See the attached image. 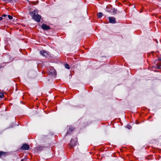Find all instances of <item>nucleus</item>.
I'll return each mask as SVG.
<instances>
[{
	"instance_id": "nucleus-1",
	"label": "nucleus",
	"mask_w": 161,
	"mask_h": 161,
	"mask_svg": "<svg viewBox=\"0 0 161 161\" xmlns=\"http://www.w3.org/2000/svg\"><path fill=\"white\" fill-rule=\"evenodd\" d=\"M32 14H33V19L37 22H40V19H41V16L38 14L37 12L35 10L34 11Z\"/></svg>"
},
{
	"instance_id": "nucleus-2",
	"label": "nucleus",
	"mask_w": 161,
	"mask_h": 161,
	"mask_svg": "<svg viewBox=\"0 0 161 161\" xmlns=\"http://www.w3.org/2000/svg\"><path fill=\"white\" fill-rule=\"evenodd\" d=\"M76 140L71 139L70 141V146L71 148H72L74 146L76 145Z\"/></svg>"
},
{
	"instance_id": "nucleus-3",
	"label": "nucleus",
	"mask_w": 161,
	"mask_h": 161,
	"mask_svg": "<svg viewBox=\"0 0 161 161\" xmlns=\"http://www.w3.org/2000/svg\"><path fill=\"white\" fill-rule=\"evenodd\" d=\"M40 53L42 56L45 57H47L49 55L48 53L44 51H41Z\"/></svg>"
},
{
	"instance_id": "nucleus-4",
	"label": "nucleus",
	"mask_w": 161,
	"mask_h": 161,
	"mask_svg": "<svg viewBox=\"0 0 161 161\" xmlns=\"http://www.w3.org/2000/svg\"><path fill=\"white\" fill-rule=\"evenodd\" d=\"M48 74L50 75L55 76L56 75V71H48Z\"/></svg>"
},
{
	"instance_id": "nucleus-5",
	"label": "nucleus",
	"mask_w": 161,
	"mask_h": 161,
	"mask_svg": "<svg viewBox=\"0 0 161 161\" xmlns=\"http://www.w3.org/2000/svg\"><path fill=\"white\" fill-rule=\"evenodd\" d=\"M29 148V146L26 144H24L21 147V149L26 150L28 149Z\"/></svg>"
},
{
	"instance_id": "nucleus-6",
	"label": "nucleus",
	"mask_w": 161,
	"mask_h": 161,
	"mask_svg": "<svg viewBox=\"0 0 161 161\" xmlns=\"http://www.w3.org/2000/svg\"><path fill=\"white\" fill-rule=\"evenodd\" d=\"M109 20L110 23H116L115 20L114 18L110 17H109Z\"/></svg>"
},
{
	"instance_id": "nucleus-7",
	"label": "nucleus",
	"mask_w": 161,
	"mask_h": 161,
	"mask_svg": "<svg viewBox=\"0 0 161 161\" xmlns=\"http://www.w3.org/2000/svg\"><path fill=\"white\" fill-rule=\"evenodd\" d=\"M42 28L44 30H48L50 29V27L45 24H43L42 25Z\"/></svg>"
},
{
	"instance_id": "nucleus-8",
	"label": "nucleus",
	"mask_w": 161,
	"mask_h": 161,
	"mask_svg": "<svg viewBox=\"0 0 161 161\" xmlns=\"http://www.w3.org/2000/svg\"><path fill=\"white\" fill-rule=\"evenodd\" d=\"M108 12L109 13H112L113 14H114L116 13V10L114 9H112V10L109 11L108 10H107Z\"/></svg>"
},
{
	"instance_id": "nucleus-9",
	"label": "nucleus",
	"mask_w": 161,
	"mask_h": 161,
	"mask_svg": "<svg viewBox=\"0 0 161 161\" xmlns=\"http://www.w3.org/2000/svg\"><path fill=\"white\" fill-rule=\"evenodd\" d=\"M64 67L68 69H70V67L69 64L67 63H65L64 64Z\"/></svg>"
},
{
	"instance_id": "nucleus-10",
	"label": "nucleus",
	"mask_w": 161,
	"mask_h": 161,
	"mask_svg": "<svg viewBox=\"0 0 161 161\" xmlns=\"http://www.w3.org/2000/svg\"><path fill=\"white\" fill-rule=\"evenodd\" d=\"M103 15V13L101 12H100L97 14V16L98 18H101L102 16Z\"/></svg>"
},
{
	"instance_id": "nucleus-11",
	"label": "nucleus",
	"mask_w": 161,
	"mask_h": 161,
	"mask_svg": "<svg viewBox=\"0 0 161 161\" xmlns=\"http://www.w3.org/2000/svg\"><path fill=\"white\" fill-rule=\"evenodd\" d=\"M159 60L161 61V58H159ZM157 68L156 69H161V65H157Z\"/></svg>"
},
{
	"instance_id": "nucleus-12",
	"label": "nucleus",
	"mask_w": 161,
	"mask_h": 161,
	"mask_svg": "<svg viewBox=\"0 0 161 161\" xmlns=\"http://www.w3.org/2000/svg\"><path fill=\"white\" fill-rule=\"evenodd\" d=\"M2 156H5V153L4 152H0V156L1 157Z\"/></svg>"
},
{
	"instance_id": "nucleus-13",
	"label": "nucleus",
	"mask_w": 161,
	"mask_h": 161,
	"mask_svg": "<svg viewBox=\"0 0 161 161\" xmlns=\"http://www.w3.org/2000/svg\"><path fill=\"white\" fill-rule=\"evenodd\" d=\"M7 16V15L5 14H3L2 15V17H4V19L6 20L8 19Z\"/></svg>"
},
{
	"instance_id": "nucleus-14",
	"label": "nucleus",
	"mask_w": 161,
	"mask_h": 161,
	"mask_svg": "<svg viewBox=\"0 0 161 161\" xmlns=\"http://www.w3.org/2000/svg\"><path fill=\"white\" fill-rule=\"evenodd\" d=\"M8 18L10 19H13V17L10 15H8Z\"/></svg>"
},
{
	"instance_id": "nucleus-15",
	"label": "nucleus",
	"mask_w": 161,
	"mask_h": 161,
	"mask_svg": "<svg viewBox=\"0 0 161 161\" xmlns=\"http://www.w3.org/2000/svg\"><path fill=\"white\" fill-rule=\"evenodd\" d=\"M4 97V94L2 93H0V97L3 98Z\"/></svg>"
},
{
	"instance_id": "nucleus-16",
	"label": "nucleus",
	"mask_w": 161,
	"mask_h": 161,
	"mask_svg": "<svg viewBox=\"0 0 161 161\" xmlns=\"http://www.w3.org/2000/svg\"><path fill=\"white\" fill-rule=\"evenodd\" d=\"M2 1L6 3H8L9 1H11V0H2Z\"/></svg>"
},
{
	"instance_id": "nucleus-17",
	"label": "nucleus",
	"mask_w": 161,
	"mask_h": 161,
	"mask_svg": "<svg viewBox=\"0 0 161 161\" xmlns=\"http://www.w3.org/2000/svg\"><path fill=\"white\" fill-rule=\"evenodd\" d=\"M3 18L2 17H0V20H3Z\"/></svg>"
},
{
	"instance_id": "nucleus-18",
	"label": "nucleus",
	"mask_w": 161,
	"mask_h": 161,
	"mask_svg": "<svg viewBox=\"0 0 161 161\" xmlns=\"http://www.w3.org/2000/svg\"><path fill=\"white\" fill-rule=\"evenodd\" d=\"M127 128H128L129 129H130V128H131V127H130V126H128V127H127Z\"/></svg>"
},
{
	"instance_id": "nucleus-19",
	"label": "nucleus",
	"mask_w": 161,
	"mask_h": 161,
	"mask_svg": "<svg viewBox=\"0 0 161 161\" xmlns=\"http://www.w3.org/2000/svg\"><path fill=\"white\" fill-rule=\"evenodd\" d=\"M71 69H73V68H72V67H71Z\"/></svg>"
},
{
	"instance_id": "nucleus-20",
	"label": "nucleus",
	"mask_w": 161,
	"mask_h": 161,
	"mask_svg": "<svg viewBox=\"0 0 161 161\" xmlns=\"http://www.w3.org/2000/svg\"><path fill=\"white\" fill-rule=\"evenodd\" d=\"M23 160H23V159H22L21 160V161H23Z\"/></svg>"
}]
</instances>
